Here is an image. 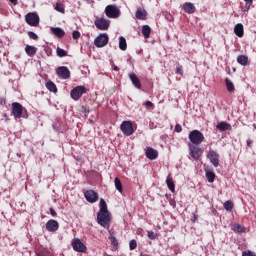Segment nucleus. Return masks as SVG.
<instances>
[{"mask_svg":"<svg viewBox=\"0 0 256 256\" xmlns=\"http://www.w3.org/2000/svg\"><path fill=\"white\" fill-rule=\"evenodd\" d=\"M56 74L59 77V79H70L71 77V71L67 66H60L56 70Z\"/></svg>","mask_w":256,"mask_h":256,"instance_id":"nucleus-11","label":"nucleus"},{"mask_svg":"<svg viewBox=\"0 0 256 256\" xmlns=\"http://www.w3.org/2000/svg\"><path fill=\"white\" fill-rule=\"evenodd\" d=\"M215 172L213 171H206V178L209 183H213L215 181Z\"/></svg>","mask_w":256,"mask_h":256,"instance_id":"nucleus-32","label":"nucleus"},{"mask_svg":"<svg viewBox=\"0 0 256 256\" xmlns=\"http://www.w3.org/2000/svg\"><path fill=\"white\" fill-rule=\"evenodd\" d=\"M216 129H218V131H231V124L227 122H219Z\"/></svg>","mask_w":256,"mask_h":256,"instance_id":"nucleus-22","label":"nucleus"},{"mask_svg":"<svg viewBox=\"0 0 256 256\" xmlns=\"http://www.w3.org/2000/svg\"><path fill=\"white\" fill-rule=\"evenodd\" d=\"M145 155H146L147 159H150V161H155V159H157L159 157V152H157V150H155L151 147H147Z\"/></svg>","mask_w":256,"mask_h":256,"instance_id":"nucleus-16","label":"nucleus"},{"mask_svg":"<svg viewBox=\"0 0 256 256\" xmlns=\"http://www.w3.org/2000/svg\"><path fill=\"white\" fill-rule=\"evenodd\" d=\"M109 43V35L107 34H100L96 39L94 40L95 47L101 48L105 47Z\"/></svg>","mask_w":256,"mask_h":256,"instance_id":"nucleus-10","label":"nucleus"},{"mask_svg":"<svg viewBox=\"0 0 256 256\" xmlns=\"http://www.w3.org/2000/svg\"><path fill=\"white\" fill-rule=\"evenodd\" d=\"M114 71H119V68L117 66L113 67Z\"/></svg>","mask_w":256,"mask_h":256,"instance_id":"nucleus-54","label":"nucleus"},{"mask_svg":"<svg viewBox=\"0 0 256 256\" xmlns=\"http://www.w3.org/2000/svg\"><path fill=\"white\" fill-rule=\"evenodd\" d=\"M94 25L100 31H107V29H109V25H111V21L105 18H97L94 22Z\"/></svg>","mask_w":256,"mask_h":256,"instance_id":"nucleus-7","label":"nucleus"},{"mask_svg":"<svg viewBox=\"0 0 256 256\" xmlns=\"http://www.w3.org/2000/svg\"><path fill=\"white\" fill-rule=\"evenodd\" d=\"M144 105H145L146 109H151V110L155 109V104H153V102H151V101H146L144 103Z\"/></svg>","mask_w":256,"mask_h":256,"instance_id":"nucleus-40","label":"nucleus"},{"mask_svg":"<svg viewBox=\"0 0 256 256\" xmlns=\"http://www.w3.org/2000/svg\"><path fill=\"white\" fill-rule=\"evenodd\" d=\"M245 6L243 7L242 11L245 13L251 9V6L253 5V2H245Z\"/></svg>","mask_w":256,"mask_h":256,"instance_id":"nucleus-41","label":"nucleus"},{"mask_svg":"<svg viewBox=\"0 0 256 256\" xmlns=\"http://www.w3.org/2000/svg\"><path fill=\"white\" fill-rule=\"evenodd\" d=\"M233 207H234L233 202H231L229 200L224 202L225 211H233Z\"/></svg>","mask_w":256,"mask_h":256,"instance_id":"nucleus-35","label":"nucleus"},{"mask_svg":"<svg viewBox=\"0 0 256 256\" xmlns=\"http://www.w3.org/2000/svg\"><path fill=\"white\" fill-rule=\"evenodd\" d=\"M105 212H109V210H107V202H105V200L103 198H101L99 213H105Z\"/></svg>","mask_w":256,"mask_h":256,"instance_id":"nucleus-33","label":"nucleus"},{"mask_svg":"<svg viewBox=\"0 0 256 256\" xmlns=\"http://www.w3.org/2000/svg\"><path fill=\"white\" fill-rule=\"evenodd\" d=\"M36 256H49V251L44 250L36 253Z\"/></svg>","mask_w":256,"mask_h":256,"instance_id":"nucleus-46","label":"nucleus"},{"mask_svg":"<svg viewBox=\"0 0 256 256\" xmlns=\"http://www.w3.org/2000/svg\"><path fill=\"white\" fill-rule=\"evenodd\" d=\"M120 129L124 135L127 137L133 135L135 133V130H133V123L131 121H123L120 125Z\"/></svg>","mask_w":256,"mask_h":256,"instance_id":"nucleus-6","label":"nucleus"},{"mask_svg":"<svg viewBox=\"0 0 256 256\" xmlns=\"http://www.w3.org/2000/svg\"><path fill=\"white\" fill-rule=\"evenodd\" d=\"M237 63H239V65H242L243 67H246V65H249V57L245 55H239L237 57Z\"/></svg>","mask_w":256,"mask_h":256,"instance_id":"nucleus-25","label":"nucleus"},{"mask_svg":"<svg viewBox=\"0 0 256 256\" xmlns=\"http://www.w3.org/2000/svg\"><path fill=\"white\" fill-rule=\"evenodd\" d=\"M55 9L58 11V13H65V7H63V4L61 3H57Z\"/></svg>","mask_w":256,"mask_h":256,"instance_id":"nucleus-38","label":"nucleus"},{"mask_svg":"<svg viewBox=\"0 0 256 256\" xmlns=\"http://www.w3.org/2000/svg\"><path fill=\"white\" fill-rule=\"evenodd\" d=\"M189 155L197 161L201 157V148L197 147L196 145L189 144Z\"/></svg>","mask_w":256,"mask_h":256,"instance_id":"nucleus-14","label":"nucleus"},{"mask_svg":"<svg viewBox=\"0 0 256 256\" xmlns=\"http://www.w3.org/2000/svg\"><path fill=\"white\" fill-rule=\"evenodd\" d=\"M97 223L104 227V229H109V225H111V212H98Z\"/></svg>","mask_w":256,"mask_h":256,"instance_id":"nucleus-1","label":"nucleus"},{"mask_svg":"<svg viewBox=\"0 0 256 256\" xmlns=\"http://www.w3.org/2000/svg\"><path fill=\"white\" fill-rule=\"evenodd\" d=\"M188 139L192 145H201V143L205 141V135H203L199 130H192L189 133Z\"/></svg>","mask_w":256,"mask_h":256,"instance_id":"nucleus-2","label":"nucleus"},{"mask_svg":"<svg viewBox=\"0 0 256 256\" xmlns=\"http://www.w3.org/2000/svg\"><path fill=\"white\" fill-rule=\"evenodd\" d=\"M142 35L145 39H149V37H151V27L149 25L142 26Z\"/></svg>","mask_w":256,"mask_h":256,"instance_id":"nucleus-27","label":"nucleus"},{"mask_svg":"<svg viewBox=\"0 0 256 256\" xmlns=\"http://www.w3.org/2000/svg\"><path fill=\"white\" fill-rule=\"evenodd\" d=\"M52 33H53V35H55L59 39H63V37H65V30H63L59 27L52 28Z\"/></svg>","mask_w":256,"mask_h":256,"instance_id":"nucleus-24","label":"nucleus"},{"mask_svg":"<svg viewBox=\"0 0 256 256\" xmlns=\"http://www.w3.org/2000/svg\"><path fill=\"white\" fill-rule=\"evenodd\" d=\"M232 231H234V233H245L246 229L244 226H241V224L235 223L232 225Z\"/></svg>","mask_w":256,"mask_h":256,"instance_id":"nucleus-28","label":"nucleus"},{"mask_svg":"<svg viewBox=\"0 0 256 256\" xmlns=\"http://www.w3.org/2000/svg\"><path fill=\"white\" fill-rule=\"evenodd\" d=\"M183 10L185 11V13H188L189 15L195 13L196 8L195 5L191 2H186L183 4Z\"/></svg>","mask_w":256,"mask_h":256,"instance_id":"nucleus-18","label":"nucleus"},{"mask_svg":"<svg viewBox=\"0 0 256 256\" xmlns=\"http://www.w3.org/2000/svg\"><path fill=\"white\" fill-rule=\"evenodd\" d=\"M72 37H73V39H79V37H81V32L77 31V30L73 31Z\"/></svg>","mask_w":256,"mask_h":256,"instance_id":"nucleus-43","label":"nucleus"},{"mask_svg":"<svg viewBox=\"0 0 256 256\" xmlns=\"http://www.w3.org/2000/svg\"><path fill=\"white\" fill-rule=\"evenodd\" d=\"M119 49L121 51H127V40L123 36L119 38Z\"/></svg>","mask_w":256,"mask_h":256,"instance_id":"nucleus-29","label":"nucleus"},{"mask_svg":"<svg viewBox=\"0 0 256 256\" xmlns=\"http://www.w3.org/2000/svg\"><path fill=\"white\" fill-rule=\"evenodd\" d=\"M166 185L171 193H175V182L173 178H171V175L167 176Z\"/></svg>","mask_w":256,"mask_h":256,"instance_id":"nucleus-23","label":"nucleus"},{"mask_svg":"<svg viewBox=\"0 0 256 256\" xmlns=\"http://www.w3.org/2000/svg\"><path fill=\"white\" fill-rule=\"evenodd\" d=\"M25 51L28 57H35L37 55V48L35 46L26 45Z\"/></svg>","mask_w":256,"mask_h":256,"instance_id":"nucleus-21","label":"nucleus"},{"mask_svg":"<svg viewBox=\"0 0 256 256\" xmlns=\"http://www.w3.org/2000/svg\"><path fill=\"white\" fill-rule=\"evenodd\" d=\"M72 248L74 251H77V253H85V251H87V246H85L79 238H74L72 240Z\"/></svg>","mask_w":256,"mask_h":256,"instance_id":"nucleus-9","label":"nucleus"},{"mask_svg":"<svg viewBox=\"0 0 256 256\" xmlns=\"http://www.w3.org/2000/svg\"><path fill=\"white\" fill-rule=\"evenodd\" d=\"M136 19H139L140 21H145L147 18V11L145 9H137L136 10Z\"/></svg>","mask_w":256,"mask_h":256,"instance_id":"nucleus-20","label":"nucleus"},{"mask_svg":"<svg viewBox=\"0 0 256 256\" xmlns=\"http://www.w3.org/2000/svg\"><path fill=\"white\" fill-rule=\"evenodd\" d=\"M56 53L58 57H67V51L63 50V48H57Z\"/></svg>","mask_w":256,"mask_h":256,"instance_id":"nucleus-36","label":"nucleus"},{"mask_svg":"<svg viewBox=\"0 0 256 256\" xmlns=\"http://www.w3.org/2000/svg\"><path fill=\"white\" fill-rule=\"evenodd\" d=\"M129 249L130 251H135V249H137V240L135 239L130 240Z\"/></svg>","mask_w":256,"mask_h":256,"instance_id":"nucleus-37","label":"nucleus"},{"mask_svg":"<svg viewBox=\"0 0 256 256\" xmlns=\"http://www.w3.org/2000/svg\"><path fill=\"white\" fill-rule=\"evenodd\" d=\"M46 229L49 231V233H55V231H59V222L57 220H49L46 223Z\"/></svg>","mask_w":256,"mask_h":256,"instance_id":"nucleus-15","label":"nucleus"},{"mask_svg":"<svg viewBox=\"0 0 256 256\" xmlns=\"http://www.w3.org/2000/svg\"><path fill=\"white\" fill-rule=\"evenodd\" d=\"M242 256H256V254L251 250H247L242 253Z\"/></svg>","mask_w":256,"mask_h":256,"instance_id":"nucleus-45","label":"nucleus"},{"mask_svg":"<svg viewBox=\"0 0 256 256\" xmlns=\"http://www.w3.org/2000/svg\"><path fill=\"white\" fill-rule=\"evenodd\" d=\"M114 183H115V188L117 189V191H119V193H123V184L121 183V179L116 177L114 179Z\"/></svg>","mask_w":256,"mask_h":256,"instance_id":"nucleus-31","label":"nucleus"},{"mask_svg":"<svg viewBox=\"0 0 256 256\" xmlns=\"http://www.w3.org/2000/svg\"><path fill=\"white\" fill-rule=\"evenodd\" d=\"M12 5H17V0H9Z\"/></svg>","mask_w":256,"mask_h":256,"instance_id":"nucleus-52","label":"nucleus"},{"mask_svg":"<svg viewBox=\"0 0 256 256\" xmlns=\"http://www.w3.org/2000/svg\"><path fill=\"white\" fill-rule=\"evenodd\" d=\"M175 131L176 133H181V131H183V127L181 126V124L175 125Z\"/></svg>","mask_w":256,"mask_h":256,"instance_id":"nucleus-47","label":"nucleus"},{"mask_svg":"<svg viewBox=\"0 0 256 256\" xmlns=\"http://www.w3.org/2000/svg\"><path fill=\"white\" fill-rule=\"evenodd\" d=\"M206 157L214 167H219V153L214 150H210L207 152Z\"/></svg>","mask_w":256,"mask_h":256,"instance_id":"nucleus-12","label":"nucleus"},{"mask_svg":"<svg viewBox=\"0 0 256 256\" xmlns=\"http://www.w3.org/2000/svg\"><path fill=\"white\" fill-rule=\"evenodd\" d=\"M166 19H167L168 21H173V15H171V14H166Z\"/></svg>","mask_w":256,"mask_h":256,"instance_id":"nucleus-49","label":"nucleus"},{"mask_svg":"<svg viewBox=\"0 0 256 256\" xmlns=\"http://www.w3.org/2000/svg\"><path fill=\"white\" fill-rule=\"evenodd\" d=\"M253 127L256 129V124H253Z\"/></svg>","mask_w":256,"mask_h":256,"instance_id":"nucleus-55","label":"nucleus"},{"mask_svg":"<svg viewBox=\"0 0 256 256\" xmlns=\"http://www.w3.org/2000/svg\"><path fill=\"white\" fill-rule=\"evenodd\" d=\"M46 89L51 91V93H57V85H55L53 81L46 82Z\"/></svg>","mask_w":256,"mask_h":256,"instance_id":"nucleus-30","label":"nucleus"},{"mask_svg":"<svg viewBox=\"0 0 256 256\" xmlns=\"http://www.w3.org/2000/svg\"><path fill=\"white\" fill-rule=\"evenodd\" d=\"M50 214L52 215V217H57V212L53 208H50Z\"/></svg>","mask_w":256,"mask_h":256,"instance_id":"nucleus-48","label":"nucleus"},{"mask_svg":"<svg viewBox=\"0 0 256 256\" xmlns=\"http://www.w3.org/2000/svg\"><path fill=\"white\" fill-rule=\"evenodd\" d=\"M129 79L132 81V85H134L136 89H141V80H139L136 73H130Z\"/></svg>","mask_w":256,"mask_h":256,"instance_id":"nucleus-17","label":"nucleus"},{"mask_svg":"<svg viewBox=\"0 0 256 256\" xmlns=\"http://www.w3.org/2000/svg\"><path fill=\"white\" fill-rule=\"evenodd\" d=\"M245 3H253V0H244Z\"/></svg>","mask_w":256,"mask_h":256,"instance_id":"nucleus-53","label":"nucleus"},{"mask_svg":"<svg viewBox=\"0 0 256 256\" xmlns=\"http://www.w3.org/2000/svg\"><path fill=\"white\" fill-rule=\"evenodd\" d=\"M87 93V89L85 86H76L70 91V96L73 101H79L83 95Z\"/></svg>","mask_w":256,"mask_h":256,"instance_id":"nucleus-3","label":"nucleus"},{"mask_svg":"<svg viewBox=\"0 0 256 256\" xmlns=\"http://www.w3.org/2000/svg\"><path fill=\"white\" fill-rule=\"evenodd\" d=\"M197 219H199V216H197V214H193L192 222L195 223Z\"/></svg>","mask_w":256,"mask_h":256,"instance_id":"nucleus-50","label":"nucleus"},{"mask_svg":"<svg viewBox=\"0 0 256 256\" xmlns=\"http://www.w3.org/2000/svg\"><path fill=\"white\" fill-rule=\"evenodd\" d=\"M251 145H253V141L247 140V146H248V147H251Z\"/></svg>","mask_w":256,"mask_h":256,"instance_id":"nucleus-51","label":"nucleus"},{"mask_svg":"<svg viewBox=\"0 0 256 256\" xmlns=\"http://www.w3.org/2000/svg\"><path fill=\"white\" fill-rule=\"evenodd\" d=\"M148 237L153 241L157 239V234H155L153 231H148Z\"/></svg>","mask_w":256,"mask_h":256,"instance_id":"nucleus-44","label":"nucleus"},{"mask_svg":"<svg viewBox=\"0 0 256 256\" xmlns=\"http://www.w3.org/2000/svg\"><path fill=\"white\" fill-rule=\"evenodd\" d=\"M25 21L30 27H37L39 25V15L35 12H29L25 16Z\"/></svg>","mask_w":256,"mask_h":256,"instance_id":"nucleus-5","label":"nucleus"},{"mask_svg":"<svg viewBox=\"0 0 256 256\" xmlns=\"http://www.w3.org/2000/svg\"><path fill=\"white\" fill-rule=\"evenodd\" d=\"M28 37L30 39H33V41H37V39H39V36H37V34H35V32H33V31L28 32Z\"/></svg>","mask_w":256,"mask_h":256,"instance_id":"nucleus-39","label":"nucleus"},{"mask_svg":"<svg viewBox=\"0 0 256 256\" xmlns=\"http://www.w3.org/2000/svg\"><path fill=\"white\" fill-rule=\"evenodd\" d=\"M225 85L229 93H235V84L229 78L225 79Z\"/></svg>","mask_w":256,"mask_h":256,"instance_id":"nucleus-26","label":"nucleus"},{"mask_svg":"<svg viewBox=\"0 0 256 256\" xmlns=\"http://www.w3.org/2000/svg\"><path fill=\"white\" fill-rule=\"evenodd\" d=\"M176 74L177 75H181V77H183V66H181V64H178L176 67Z\"/></svg>","mask_w":256,"mask_h":256,"instance_id":"nucleus-42","label":"nucleus"},{"mask_svg":"<svg viewBox=\"0 0 256 256\" xmlns=\"http://www.w3.org/2000/svg\"><path fill=\"white\" fill-rule=\"evenodd\" d=\"M108 239L111 242V245L113 247H119V241L117 240V238L115 236H113V234H110Z\"/></svg>","mask_w":256,"mask_h":256,"instance_id":"nucleus-34","label":"nucleus"},{"mask_svg":"<svg viewBox=\"0 0 256 256\" xmlns=\"http://www.w3.org/2000/svg\"><path fill=\"white\" fill-rule=\"evenodd\" d=\"M234 33L237 37H243L245 35V29L243 28V24L238 23L234 27Z\"/></svg>","mask_w":256,"mask_h":256,"instance_id":"nucleus-19","label":"nucleus"},{"mask_svg":"<svg viewBox=\"0 0 256 256\" xmlns=\"http://www.w3.org/2000/svg\"><path fill=\"white\" fill-rule=\"evenodd\" d=\"M105 14L109 19H117L121 15V10L115 5H108L105 8Z\"/></svg>","mask_w":256,"mask_h":256,"instance_id":"nucleus-4","label":"nucleus"},{"mask_svg":"<svg viewBox=\"0 0 256 256\" xmlns=\"http://www.w3.org/2000/svg\"><path fill=\"white\" fill-rule=\"evenodd\" d=\"M84 196L88 203H97L99 201V194L94 190H87L84 192Z\"/></svg>","mask_w":256,"mask_h":256,"instance_id":"nucleus-13","label":"nucleus"},{"mask_svg":"<svg viewBox=\"0 0 256 256\" xmlns=\"http://www.w3.org/2000/svg\"><path fill=\"white\" fill-rule=\"evenodd\" d=\"M12 114L15 117V119H21V117L25 118V115H23V105H21L18 102L12 103Z\"/></svg>","mask_w":256,"mask_h":256,"instance_id":"nucleus-8","label":"nucleus"}]
</instances>
